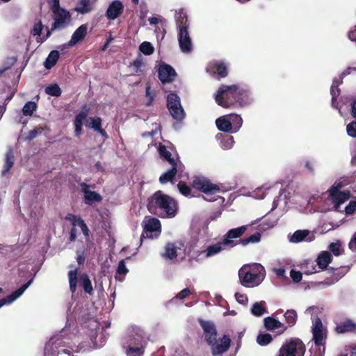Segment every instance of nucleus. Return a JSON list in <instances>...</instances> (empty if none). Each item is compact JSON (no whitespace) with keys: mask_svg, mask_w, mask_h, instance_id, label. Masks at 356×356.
<instances>
[{"mask_svg":"<svg viewBox=\"0 0 356 356\" xmlns=\"http://www.w3.org/2000/svg\"><path fill=\"white\" fill-rule=\"evenodd\" d=\"M216 102L223 108H230L235 105L243 107L251 103L249 90L239 85H221L215 95Z\"/></svg>","mask_w":356,"mask_h":356,"instance_id":"f257e3e1","label":"nucleus"},{"mask_svg":"<svg viewBox=\"0 0 356 356\" xmlns=\"http://www.w3.org/2000/svg\"><path fill=\"white\" fill-rule=\"evenodd\" d=\"M197 322L203 330L204 341L210 346L213 356L220 355L229 350L231 343L229 335L224 334L217 339L218 331L213 321L200 318Z\"/></svg>","mask_w":356,"mask_h":356,"instance_id":"f03ea898","label":"nucleus"},{"mask_svg":"<svg viewBox=\"0 0 356 356\" xmlns=\"http://www.w3.org/2000/svg\"><path fill=\"white\" fill-rule=\"evenodd\" d=\"M147 207L151 213L160 218L175 217L178 209L175 200L161 191H156L148 198Z\"/></svg>","mask_w":356,"mask_h":356,"instance_id":"7ed1b4c3","label":"nucleus"},{"mask_svg":"<svg viewBox=\"0 0 356 356\" xmlns=\"http://www.w3.org/2000/svg\"><path fill=\"white\" fill-rule=\"evenodd\" d=\"M241 284L245 287L259 285L266 277L264 267L258 263L245 264L238 271Z\"/></svg>","mask_w":356,"mask_h":356,"instance_id":"20e7f679","label":"nucleus"},{"mask_svg":"<svg viewBox=\"0 0 356 356\" xmlns=\"http://www.w3.org/2000/svg\"><path fill=\"white\" fill-rule=\"evenodd\" d=\"M51 7L54 22L51 24V31L63 29L66 28L71 21V15L69 11L60 6V1H52Z\"/></svg>","mask_w":356,"mask_h":356,"instance_id":"39448f33","label":"nucleus"},{"mask_svg":"<svg viewBox=\"0 0 356 356\" xmlns=\"http://www.w3.org/2000/svg\"><path fill=\"white\" fill-rule=\"evenodd\" d=\"M305 351L303 342L298 338H294L281 346L278 356H304Z\"/></svg>","mask_w":356,"mask_h":356,"instance_id":"423d86ee","label":"nucleus"},{"mask_svg":"<svg viewBox=\"0 0 356 356\" xmlns=\"http://www.w3.org/2000/svg\"><path fill=\"white\" fill-rule=\"evenodd\" d=\"M143 231L140 236V243L143 241L145 238H154L153 233H155V237H157L161 229V225L159 220L156 218L146 217L142 223Z\"/></svg>","mask_w":356,"mask_h":356,"instance_id":"0eeeda50","label":"nucleus"},{"mask_svg":"<svg viewBox=\"0 0 356 356\" xmlns=\"http://www.w3.org/2000/svg\"><path fill=\"white\" fill-rule=\"evenodd\" d=\"M192 186L207 195H215L220 191L218 185L211 183L208 178L204 177H195L192 181Z\"/></svg>","mask_w":356,"mask_h":356,"instance_id":"6e6552de","label":"nucleus"},{"mask_svg":"<svg viewBox=\"0 0 356 356\" xmlns=\"http://www.w3.org/2000/svg\"><path fill=\"white\" fill-rule=\"evenodd\" d=\"M341 184H334L328 190L329 197L334 204V208L335 211L339 210V207L341 204L346 202L351 196L350 192L348 190L340 191Z\"/></svg>","mask_w":356,"mask_h":356,"instance_id":"1a4fd4ad","label":"nucleus"},{"mask_svg":"<svg viewBox=\"0 0 356 356\" xmlns=\"http://www.w3.org/2000/svg\"><path fill=\"white\" fill-rule=\"evenodd\" d=\"M246 229L247 226L245 225L229 229L225 235V237L222 241V243H223L224 245H228L230 247L236 246L238 244V241L235 242L233 239L240 238L245 233Z\"/></svg>","mask_w":356,"mask_h":356,"instance_id":"9d476101","label":"nucleus"},{"mask_svg":"<svg viewBox=\"0 0 356 356\" xmlns=\"http://www.w3.org/2000/svg\"><path fill=\"white\" fill-rule=\"evenodd\" d=\"M178 40L180 49L184 53H190L192 51V41L189 35L188 29H179Z\"/></svg>","mask_w":356,"mask_h":356,"instance_id":"9b49d317","label":"nucleus"},{"mask_svg":"<svg viewBox=\"0 0 356 356\" xmlns=\"http://www.w3.org/2000/svg\"><path fill=\"white\" fill-rule=\"evenodd\" d=\"M177 73L175 69L168 64H163L160 66L158 72V76L162 83H170L173 81Z\"/></svg>","mask_w":356,"mask_h":356,"instance_id":"f8f14e48","label":"nucleus"},{"mask_svg":"<svg viewBox=\"0 0 356 356\" xmlns=\"http://www.w3.org/2000/svg\"><path fill=\"white\" fill-rule=\"evenodd\" d=\"M80 186L84 195V202L86 204L92 205L94 202H100L102 200V196L97 192L90 191V186L86 183H81Z\"/></svg>","mask_w":356,"mask_h":356,"instance_id":"ddd939ff","label":"nucleus"},{"mask_svg":"<svg viewBox=\"0 0 356 356\" xmlns=\"http://www.w3.org/2000/svg\"><path fill=\"white\" fill-rule=\"evenodd\" d=\"M313 340L316 346H320L325 343L326 335L323 332V325L320 318H316L312 330Z\"/></svg>","mask_w":356,"mask_h":356,"instance_id":"4468645a","label":"nucleus"},{"mask_svg":"<svg viewBox=\"0 0 356 356\" xmlns=\"http://www.w3.org/2000/svg\"><path fill=\"white\" fill-rule=\"evenodd\" d=\"M33 282V278L29 280L26 283L24 284L20 288L13 291L11 294L6 298L0 300V308L6 304H10L20 297L26 289L31 285Z\"/></svg>","mask_w":356,"mask_h":356,"instance_id":"2eb2a0df","label":"nucleus"},{"mask_svg":"<svg viewBox=\"0 0 356 356\" xmlns=\"http://www.w3.org/2000/svg\"><path fill=\"white\" fill-rule=\"evenodd\" d=\"M123 10L122 1H112L106 10V16L109 20H114L122 15Z\"/></svg>","mask_w":356,"mask_h":356,"instance_id":"dca6fc26","label":"nucleus"},{"mask_svg":"<svg viewBox=\"0 0 356 356\" xmlns=\"http://www.w3.org/2000/svg\"><path fill=\"white\" fill-rule=\"evenodd\" d=\"M222 245H223V243H222V241H221V242H218L216 244L208 246L205 250L197 251L195 253V256L193 257V259H194L195 261H198L199 257L203 253L205 254L206 258L212 257L222 250Z\"/></svg>","mask_w":356,"mask_h":356,"instance_id":"f3484780","label":"nucleus"},{"mask_svg":"<svg viewBox=\"0 0 356 356\" xmlns=\"http://www.w3.org/2000/svg\"><path fill=\"white\" fill-rule=\"evenodd\" d=\"M334 330L337 334H344L346 332L356 334V323L353 320L348 318L338 324Z\"/></svg>","mask_w":356,"mask_h":356,"instance_id":"a211bd4d","label":"nucleus"},{"mask_svg":"<svg viewBox=\"0 0 356 356\" xmlns=\"http://www.w3.org/2000/svg\"><path fill=\"white\" fill-rule=\"evenodd\" d=\"M87 25L82 24L76 29L72 35L70 40L68 42V46H74L76 43L82 41L87 35Z\"/></svg>","mask_w":356,"mask_h":356,"instance_id":"6ab92c4d","label":"nucleus"},{"mask_svg":"<svg viewBox=\"0 0 356 356\" xmlns=\"http://www.w3.org/2000/svg\"><path fill=\"white\" fill-rule=\"evenodd\" d=\"M347 270L344 268H334L330 267L327 268V273L330 275L331 280L330 282H326L325 284L327 285L332 284L337 282L339 279L345 275Z\"/></svg>","mask_w":356,"mask_h":356,"instance_id":"aec40b11","label":"nucleus"},{"mask_svg":"<svg viewBox=\"0 0 356 356\" xmlns=\"http://www.w3.org/2000/svg\"><path fill=\"white\" fill-rule=\"evenodd\" d=\"M264 323L266 329L269 331L284 327V329L280 332L282 334L287 329V327L284 326L280 321L271 316L266 317L264 320Z\"/></svg>","mask_w":356,"mask_h":356,"instance_id":"412c9836","label":"nucleus"},{"mask_svg":"<svg viewBox=\"0 0 356 356\" xmlns=\"http://www.w3.org/2000/svg\"><path fill=\"white\" fill-rule=\"evenodd\" d=\"M216 124L218 130L226 132L232 133V124L231 120L228 119L227 115L222 116L216 119Z\"/></svg>","mask_w":356,"mask_h":356,"instance_id":"4be33fe9","label":"nucleus"},{"mask_svg":"<svg viewBox=\"0 0 356 356\" xmlns=\"http://www.w3.org/2000/svg\"><path fill=\"white\" fill-rule=\"evenodd\" d=\"M139 343H136L137 346H129L127 350L128 356H143L145 353V341L143 337H140Z\"/></svg>","mask_w":356,"mask_h":356,"instance_id":"5701e85b","label":"nucleus"},{"mask_svg":"<svg viewBox=\"0 0 356 356\" xmlns=\"http://www.w3.org/2000/svg\"><path fill=\"white\" fill-rule=\"evenodd\" d=\"M332 260V254L327 251H323L318 254L316 263L319 268L325 270L328 268V264L331 263Z\"/></svg>","mask_w":356,"mask_h":356,"instance_id":"b1692460","label":"nucleus"},{"mask_svg":"<svg viewBox=\"0 0 356 356\" xmlns=\"http://www.w3.org/2000/svg\"><path fill=\"white\" fill-rule=\"evenodd\" d=\"M88 110L81 111L79 114H77L74 120V134L76 136H79L82 131L83 127V121L87 117Z\"/></svg>","mask_w":356,"mask_h":356,"instance_id":"393cba45","label":"nucleus"},{"mask_svg":"<svg viewBox=\"0 0 356 356\" xmlns=\"http://www.w3.org/2000/svg\"><path fill=\"white\" fill-rule=\"evenodd\" d=\"M171 168L167 170L165 173L161 175L159 177V181L161 184H166L168 181H171L177 173V164H170Z\"/></svg>","mask_w":356,"mask_h":356,"instance_id":"a878e982","label":"nucleus"},{"mask_svg":"<svg viewBox=\"0 0 356 356\" xmlns=\"http://www.w3.org/2000/svg\"><path fill=\"white\" fill-rule=\"evenodd\" d=\"M177 24L179 29L186 28L188 29L189 22L186 13L183 8H181L178 13H176Z\"/></svg>","mask_w":356,"mask_h":356,"instance_id":"bb28decb","label":"nucleus"},{"mask_svg":"<svg viewBox=\"0 0 356 356\" xmlns=\"http://www.w3.org/2000/svg\"><path fill=\"white\" fill-rule=\"evenodd\" d=\"M14 165V154L12 149L8 150L5 156V163L2 170L1 175L5 176L13 168Z\"/></svg>","mask_w":356,"mask_h":356,"instance_id":"cd10ccee","label":"nucleus"},{"mask_svg":"<svg viewBox=\"0 0 356 356\" xmlns=\"http://www.w3.org/2000/svg\"><path fill=\"white\" fill-rule=\"evenodd\" d=\"M165 259L172 260L177 257V247L172 243H168L165 246V252L163 254Z\"/></svg>","mask_w":356,"mask_h":356,"instance_id":"c85d7f7f","label":"nucleus"},{"mask_svg":"<svg viewBox=\"0 0 356 356\" xmlns=\"http://www.w3.org/2000/svg\"><path fill=\"white\" fill-rule=\"evenodd\" d=\"M60 54L56 50L51 51L47 56L44 65L46 69L50 70L53 67L59 59Z\"/></svg>","mask_w":356,"mask_h":356,"instance_id":"c756f323","label":"nucleus"},{"mask_svg":"<svg viewBox=\"0 0 356 356\" xmlns=\"http://www.w3.org/2000/svg\"><path fill=\"white\" fill-rule=\"evenodd\" d=\"M160 157L169 162L170 164H177L175 160L172 157V154L168 151L164 145L160 144L158 148Z\"/></svg>","mask_w":356,"mask_h":356,"instance_id":"7c9ffc66","label":"nucleus"},{"mask_svg":"<svg viewBox=\"0 0 356 356\" xmlns=\"http://www.w3.org/2000/svg\"><path fill=\"white\" fill-rule=\"evenodd\" d=\"M168 108L174 119L181 120L184 118L185 113L181 104H179V106H169Z\"/></svg>","mask_w":356,"mask_h":356,"instance_id":"2f4dec72","label":"nucleus"},{"mask_svg":"<svg viewBox=\"0 0 356 356\" xmlns=\"http://www.w3.org/2000/svg\"><path fill=\"white\" fill-rule=\"evenodd\" d=\"M80 282L84 292L91 295L93 291V288L89 276L86 273H83L81 275Z\"/></svg>","mask_w":356,"mask_h":356,"instance_id":"473e14b6","label":"nucleus"},{"mask_svg":"<svg viewBox=\"0 0 356 356\" xmlns=\"http://www.w3.org/2000/svg\"><path fill=\"white\" fill-rule=\"evenodd\" d=\"M78 271V268H75L74 270H72L68 272L70 290L72 293H74L76 291Z\"/></svg>","mask_w":356,"mask_h":356,"instance_id":"72a5a7b5","label":"nucleus"},{"mask_svg":"<svg viewBox=\"0 0 356 356\" xmlns=\"http://www.w3.org/2000/svg\"><path fill=\"white\" fill-rule=\"evenodd\" d=\"M228 119L231 120L232 124V133L237 132L241 127L243 124V120L240 115L232 113L227 115Z\"/></svg>","mask_w":356,"mask_h":356,"instance_id":"f704fd0d","label":"nucleus"},{"mask_svg":"<svg viewBox=\"0 0 356 356\" xmlns=\"http://www.w3.org/2000/svg\"><path fill=\"white\" fill-rule=\"evenodd\" d=\"M287 328L296 325L298 319L297 312L294 309H288L284 314Z\"/></svg>","mask_w":356,"mask_h":356,"instance_id":"c9c22d12","label":"nucleus"},{"mask_svg":"<svg viewBox=\"0 0 356 356\" xmlns=\"http://www.w3.org/2000/svg\"><path fill=\"white\" fill-rule=\"evenodd\" d=\"M93 9L92 1H79V3L75 8L77 13L86 14Z\"/></svg>","mask_w":356,"mask_h":356,"instance_id":"e433bc0d","label":"nucleus"},{"mask_svg":"<svg viewBox=\"0 0 356 356\" xmlns=\"http://www.w3.org/2000/svg\"><path fill=\"white\" fill-rule=\"evenodd\" d=\"M261 237V234L259 232H256L248 237L240 239L238 241V244H241L243 246H246L250 243H258L260 241Z\"/></svg>","mask_w":356,"mask_h":356,"instance_id":"4c0bfd02","label":"nucleus"},{"mask_svg":"<svg viewBox=\"0 0 356 356\" xmlns=\"http://www.w3.org/2000/svg\"><path fill=\"white\" fill-rule=\"evenodd\" d=\"M44 92L47 95L52 97H60L62 93V90L57 83H52L47 86Z\"/></svg>","mask_w":356,"mask_h":356,"instance_id":"58836bf2","label":"nucleus"},{"mask_svg":"<svg viewBox=\"0 0 356 356\" xmlns=\"http://www.w3.org/2000/svg\"><path fill=\"white\" fill-rule=\"evenodd\" d=\"M308 230H297L291 236L290 241L293 243L302 241L308 236Z\"/></svg>","mask_w":356,"mask_h":356,"instance_id":"ea45409f","label":"nucleus"},{"mask_svg":"<svg viewBox=\"0 0 356 356\" xmlns=\"http://www.w3.org/2000/svg\"><path fill=\"white\" fill-rule=\"evenodd\" d=\"M37 108V104L36 103H35L34 102H26L23 108H22V112H23V114L26 116H31L33 113V112L36 110Z\"/></svg>","mask_w":356,"mask_h":356,"instance_id":"a19ab883","label":"nucleus"},{"mask_svg":"<svg viewBox=\"0 0 356 356\" xmlns=\"http://www.w3.org/2000/svg\"><path fill=\"white\" fill-rule=\"evenodd\" d=\"M272 341L273 337L268 333L259 334L257 337V343L262 346L269 344Z\"/></svg>","mask_w":356,"mask_h":356,"instance_id":"79ce46f5","label":"nucleus"},{"mask_svg":"<svg viewBox=\"0 0 356 356\" xmlns=\"http://www.w3.org/2000/svg\"><path fill=\"white\" fill-rule=\"evenodd\" d=\"M251 312L254 316H261L265 313L266 309L261 302H257L252 305Z\"/></svg>","mask_w":356,"mask_h":356,"instance_id":"37998d69","label":"nucleus"},{"mask_svg":"<svg viewBox=\"0 0 356 356\" xmlns=\"http://www.w3.org/2000/svg\"><path fill=\"white\" fill-rule=\"evenodd\" d=\"M140 50L145 55L149 56L154 53V48L149 42H143L140 45Z\"/></svg>","mask_w":356,"mask_h":356,"instance_id":"c03bdc74","label":"nucleus"},{"mask_svg":"<svg viewBox=\"0 0 356 356\" xmlns=\"http://www.w3.org/2000/svg\"><path fill=\"white\" fill-rule=\"evenodd\" d=\"M339 81L337 80H335L333 81L332 85L330 88V93L332 95V104L334 102L337 100V97L340 95V89L339 88Z\"/></svg>","mask_w":356,"mask_h":356,"instance_id":"a18cd8bd","label":"nucleus"},{"mask_svg":"<svg viewBox=\"0 0 356 356\" xmlns=\"http://www.w3.org/2000/svg\"><path fill=\"white\" fill-rule=\"evenodd\" d=\"M180 99L179 97L174 92L170 93L167 97V107L169 106H179Z\"/></svg>","mask_w":356,"mask_h":356,"instance_id":"49530a36","label":"nucleus"},{"mask_svg":"<svg viewBox=\"0 0 356 356\" xmlns=\"http://www.w3.org/2000/svg\"><path fill=\"white\" fill-rule=\"evenodd\" d=\"M329 250L335 256H339L343 252V250L341 248V243L340 241H337L336 243H331L329 245Z\"/></svg>","mask_w":356,"mask_h":356,"instance_id":"de8ad7c7","label":"nucleus"},{"mask_svg":"<svg viewBox=\"0 0 356 356\" xmlns=\"http://www.w3.org/2000/svg\"><path fill=\"white\" fill-rule=\"evenodd\" d=\"M216 73L222 78L226 77L228 74L227 67L224 63H217L215 66Z\"/></svg>","mask_w":356,"mask_h":356,"instance_id":"09e8293b","label":"nucleus"},{"mask_svg":"<svg viewBox=\"0 0 356 356\" xmlns=\"http://www.w3.org/2000/svg\"><path fill=\"white\" fill-rule=\"evenodd\" d=\"M65 220L71 222L72 225V227H76V226L78 227H80V223L79 222L81 220H83L81 216H76L73 213H68L66 216H65Z\"/></svg>","mask_w":356,"mask_h":356,"instance_id":"8fccbe9b","label":"nucleus"},{"mask_svg":"<svg viewBox=\"0 0 356 356\" xmlns=\"http://www.w3.org/2000/svg\"><path fill=\"white\" fill-rule=\"evenodd\" d=\"M177 188L183 195L187 197L191 195V189L185 182L179 181L177 184Z\"/></svg>","mask_w":356,"mask_h":356,"instance_id":"3c124183","label":"nucleus"},{"mask_svg":"<svg viewBox=\"0 0 356 356\" xmlns=\"http://www.w3.org/2000/svg\"><path fill=\"white\" fill-rule=\"evenodd\" d=\"M43 27L41 20H39L38 22L34 24L33 28L31 30V35L33 36L37 35L38 38H40Z\"/></svg>","mask_w":356,"mask_h":356,"instance_id":"603ef678","label":"nucleus"},{"mask_svg":"<svg viewBox=\"0 0 356 356\" xmlns=\"http://www.w3.org/2000/svg\"><path fill=\"white\" fill-rule=\"evenodd\" d=\"M346 131L349 136L356 138V121L349 123L347 125Z\"/></svg>","mask_w":356,"mask_h":356,"instance_id":"864d4df0","label":"nucleus"},{"mask_svg":"<svg viewBox=\"0 0 356 356\" xmlns=\"http://www.w3.org/2000/svg\"><path fill=\"white\" fill-rule=\"evenodd\" d=\"M290 276L295 283L300 282L302 278V273L299 270H296L295 269L291 270Z\"/></svg>","mask_w":356,"mask_h":356,"instance_id":"5fc2aeb1","label":"nucleus"},{"mask_svg":"<svg viewBox=\"0 0 356 356\" xmlns=\"http://www.w3.org/2000/svg\"><path fill=\"white\" fill-rule=\"evenodd\" d=\"M129 272V270L125 266L124 260H120L118 263V266L116 270V274L119 275H127Z\"/></svg>","mask_w":356,"mask_h":356,"instance_id":"6e6d98bb","label":"nucleus"},{"mask_svg":"<svg viewBox=\"0 0 356 356\" xmlns=\"http://www.w3.org/2000/svg\"><path fill=\"white\" fill-rule=\"evenodd\" d=\"M91 128L97 131L102 128V119L99 117L91 118Z\"/></svg>","mask_w":356,"mask_h":356,"instance_id":"4d7b16f0","label":"nucleus"},{"mask_svg":"<svg viewBox=\"0 0 356 356\" xmlns=\"http://www.w3.org/2000/svg\"><path fill=\"white\" fill-rule=\"evenodd\" d=\"M145 95L147 97L149 98L148 102L146 103V106H149L152 104V102L155 97V93L153 91H152L151 88L149 86H147L146 88Z\"/></svg>","mask_w":356,"mask_h":356,"instance_id":"13d9d810","label":"nucleus"},{"mask_svg":"<svg viewBox=\"0 0 356 356\" xmlns=\"http://www.w3.org/2000/svg\"><path fill=\"white\" fill-rule=\"evenodd\" d=\"M43 129L42 127H36L33 130H31L26 136V140H33L39 133H41Z\"/></svg>","mask_w":356,"mask_h":356,"instance_id":"bf43d9fd","label":"nucleus"},{"mask_svg":"<svg viewBox=\"0 0 356 356\" xmlns=\"http://www.w3.org/2000/svg\"><path fill=\"white\" fill-rule=\"evenodd\" d=\"M143 60L140 57L136 58L131 63V65L134 67V71L136 73H139L141 72L140 67L143 65Z\"/></svg>","mask_w":356,"mask_h":356,"instance_id":"052dcab7","label":"nucleus"},{"mask_svg":"<svg viewBox=\"0 0 356 356\" xmlns=\"http://www.w3.org/2000/svg\"><path fill=\"white\" fill-rule=\"evenodd\" d=\"M356 211V200H351L345 207L346 214H353Z\"/></svg>","mask_w":356,"mask_h":356,"instance_id":"680f3d73","label":"nucleus"},{"mask_svg":"<svg viewBox=\"0 0 356 356\" xmlns=\"http://www.w3.org/2000/svg\"><path fill=\"white\" fill-rule=\"evenodd\" d=\"M235 298L236 301L242 305H247L248 302V298L245 294H241L239 293H236Z\"/></svg>","mask_w":356,"mask_h":356,"instance_id":"e2e57ef3","label":"nucleus"},{"mask_svg":"<svg viewBox=\"0 0 356 356\" xmlns=\"http://www.w3.org/2000/svg\"><path fill=\"white\" fill-rule=\"evenodd\" d=\"M191 294V291L188 288H185L181 290L175 298L180 300L186 298L189 295Z\"/></svg>","mask_w":356,"mask_h":356,"instance_id":"0e129e2a","label":"nucleus"},{"mask_svg":"<svg viewBox=\"0 0 356 356\" xmlns=\"http://www.w3.org/2000/svg\"><path fill=\"white\" fill-rule=\"evenodd\" d=\"M79 222H81L80 228H81L83 234H84V236L86 237H88L89 234H90V230H89L86 223L84 222V220H81Z\"/></svg>","mask_w":356,"mask_h":356,"instance_id":"69168bd1","label":"nucleus"},{"mask_svg":"<svg viewBox=\"0 0 356 356\" xmlns=\"http://www.w3.org/2000/svg\"><path fill=\"white\" fill-rule=\"evenodd\" d=\"M348 248L353 252H356V232L353 235L349 243Z\"/></svg>","mask_w":356,"mask_h":356,"instance_id":"338daca9","label":"nucleus"},{"mask_svg":"<svg viewBox=\"0 0 356 356\" xmlns=\"http://www.w3.org/2000/svg\"><path fill=\"white\" fill-rule=\"evenodd\" d=\"M77 257H76V261L79 265H83L86 260V257L84 254V251H82L81 253H79V251H77Z\"/></svg>","mask_w":356,"mask_h":356,"instance_id":"774afa93","label":"nucleus"}]
</instances>
